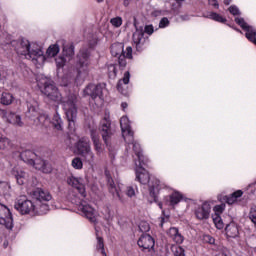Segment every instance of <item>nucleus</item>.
Instances as JSON below:
<instances>
[{
    "label": "nucleus",
    "mask_w": 256,
    "mask_h": 256,
    "mask_svg": "<svg viewBox=\"0 0 256 256\" xmlns=\"http://www.w3.org/2000/svg\"><path fill=\"white\" fill-rule=\"evenodd\" d=\"M67 183L71 187H74V189H77V191H78L79 195H81V197H83V198L87 197V191L85 190V182H84L83 178H77L75 176H70L67 179Z\"/></svg>",
    "instance_id": "nucleus-20"
},
{
    "label": "nucleus",
    "mask_w": 256,
    "mask_h": 256,
    "mask_svg": "<svg viewBox=\"0 0 256 256\" xmlns=\"http://www.w3.org/2000/svg\"><path fill=\"white\" fill-rule=\"evenodd\" d=\"M112 57H117L120 67L127 66V59H133V48L131 46L126 47L123 43H114L111 46Z\"/></svg>",
    "instance_id": "nucleus-9"
},
{
    "label": "nucleus",
    "mask_w": 256,
    "mask_h": 256,
    "mask_svg": "<svg viewBox=\"0 0 256 256\" xmlns=\"http://www.w3.org/2000/svg\"><path fill=\"white\" fill-rule=\"evenodd\" d=\"M28 116L29 117H37L39 115V103L35 100L28 102Z\"/></svg>",
    "instance_id": "nucleus-30"
},
{
    "label": "nucleus",
    "mask_w": 256,
    "mask_h": 256,
    "mask_svg": "<svg viewBox=\"0 0 256 256\" xmlns=\"http://www.w3.org/2000/svg\"><path fill=\"white\" fill-rule=\"evenodd\" d=\"M14 209L19 211L21 215H39L37 213V205L27 199V196H19L16 198L14 202Z\"/></svg>",
    "instance_id": "nucleus-11"
},
{
    "label": "nucleus",
    "mask_w": 256,
    "mask_h": 256,
    "mask_svg": "<svg viewBox=\"0 0 256 256\" xmlns=\"http://www.w3.org/2000/svg\"><path fill=\"white\" fill-rule=\"evenodd\" d=\"M177 3H183L185 0H175Z\"/></svg>",
    "instance_id": "nucleus-62"
},
{
    "label": "nucleus",
    "mask_w": 256,
    "mask_h": 256,
    "mask_svg": "<svg viewBox=\"0 0 256 256\" xmlns=\"http://www.w3.org/2000/svg\"><path fill=\"white\" fill-rule=\"evenodd\" d=\"M182 21H189V15L181 16Z\"/></svg>",
    "instance_id": "nucleus-57"
},
{
    "label": "nucleus",
    "mask_w": 256,
    "mask_h": 256,
    "mask_svg": "<svg viewBox=\"0 0 256 256\" xmlns=\"http://www.w3.org/2000/svg\"><path fill=\"white\" fill-rule=\"evenodd\" d=\"M213 211H214V214H212V215L221 216L223 211H225V204H220V205L214 206Z\"/></svg>",
    "instance_id": "nucleus-47"
},
{
    "label": "nucleus",
    "mask_w": 256,
    "mask_h": 256,
    "mask_svg": "<svg viewBox=\"0 0 256 256\" xmlns=\"http://www.w3.org/2000/svg\"><path fill=\"white\" fill-rule=\"evenodd\" d=\"M52 125L54 129H56L57 131H63V120L57 112L54 114L52 118Z\"/></svg>",
    "instance_id": "nucleus-32"
},
{
    "label": "nucleus",
    "mask_w": 256,
    "mask_h": 256,
    "mask_svg": "<svg viewBox=\"0 0 256 256\" xmlns=\"http://www.w3.org/2000/svg\"><path fill=\"white\" fill-rule=\"evenodd\" d=\"M194 215L199 221H205L211 216V204L204 202L194 210Z\"/></svg>",
    "instance_id": "nucleus-21"
},
{
    "label": "nucleus",
    "mask_w": 256,
    "mask_h": 256,
    "mask_svg": "<svg viewBox=\"0 0 256 256\" xmlns=\"http://www.w3.org/2000/svg\"><path fill=\"white\" fill-rule=\"evenodd\" d=\"M11 193V185L7 182H0V195L7 197Z\"/></svg>",
    "instance_id": "nucleus-35"
},
{
    "label": "nucleus",
    "mask_w": 256,
    "mask_h": 256,
    "mask_svg": "<svg viewBox=\"0 0 256 256\" xmlns=\"http://www.w3.org/2000/svg\"><path fill=\"white\" fill-rule=\"evenodd\" d=\"M107 181H108V190L109 193L114 197V199H118L121 203H125V198L121 196V186L119 184H115L113 178L106 174Z\"/></svg>",
    "instance_id": "nucleus-22"
},
{
    "label": "nucleus",
    "mask_w": 256,
    "mask_h": 256,
    "mask_svg": "<svg viewBox=\"0 0 256 256\" xmlns=\"http://www.w3.org/2000/svg\"><path fill=\"white\" fill-rule=\"evenodd\" d=\"M242 196H243V191L237 190L231 196H225V201L226 203H228V205H233L237 203V199H239V197H242Z\"/></svg>",
    "instance_id": "nucleus-33"
},
{
    "label": "nucleus",
    "mask_w": 256,
    "mask_h": 256,
    "mask_svg": "<svg viewBox=\"0 0 256 256\" xmlns=\"http://www.w3.org/2000/svg\"><path fill=\"white\" fill-rule=\"evenodd\" d=\"M160 29H165V27H169V19L167 17H164L160 20L159 23Z\"/></svg>",
    "instance_id": "nucleus-53"
},
{
    "label": "nucleus",
    "mask_w": 256,
    "mask_h": 256,
    "mask_svg": "<svg viewBox=\"0 0 256 256\" xmlns=\"http://www.w3.org/2000/svg\"><path fill=\"white\" fill-rule=\"evenodd\" d=\"M62 109L68 121L70 131H75V121L77 120V93H71L62 101Z\"/></svg>",
    "instance_id": "nucleus-5"
},
{
    "label": "nucleus",
    "mask_w": 256,
    "mask_h": 256,
    "mask_svg": "<svg viewBox=\"0 0 256 256\" xmlns=\"http://www.w3.org/2000/svg\"><path fill=\"white\" fill-rule=\"evenodd\" d=\"M12 175L15 177L18 185H25L29 179V174L19 168H14L12 170Z\"/></svg>",
    "instance_id": "nucleus-25"
},
{
    "label": "nucleus",
    "mask_w": 256,
    "mask_h": 256,
    "mask_svg": "<svg viewBox=\"0 0 256 256\" xmlns=\"http://www.w3.org/2000/svg\"><path fill=\"white\" fill-rule=\"evenodd\" d=\"M77 154L82 157L84 163H88V165H93L95 163V153L91 149V141L87 137L80 138L76 144Z\"/></svg>",
    "instance_id": "nucleus-8"
},
{
    "label": "nucleus",
    "mask_w": 256,
    "mask_h": 256,
    "mask_svg": "<svg viewBox=\"0 0 256 256\" xmlns=\"http://www.w3.org/2000/svg\"><path fill=\"white\" fill-rule=\"evenodd\" d=\"M32 199H35V205L37 207L38 215H47L49 213V201L53 199L51 193L47 190H43V188H36L32 192Z\"/></svg>",
    "instance_id": "nucleus-7"
},
{
    "label": "nucleus",
    "mask_w": 256,
    "mask_h": 256,
    "mask_svg": "<svg viewBox=\"0 0 256 256\" xmlns=\"http://www.w3.org/2000/svg\"><path fill=\"white\" fill-rule=\"evenodd\" d=\"M172 251L175 256H185V249L181 246H173Z\"/></svg>",
    "instance_id": "nucleus-45"
},
{
    "label": "nucleus",
    "mask_w": 256,
    "mask_h": 256,
    "mask_svg": "<svg viewBox=\"0 0 256 256\" xmlns=\"http://www.w3.org/2000/svg\"><path fill=\"white\" fill-rule=\"evenodd\" d=\"M94 45H97V40H92V42L90 43V47H93Z\"/></svg>",
    "instance_id": "nucleus-58"
},
{
    "label": "nucleus",
    "mask_w": 256,
    "mask_h": 256,
    "mask_svg": "<svg viewBox=\"0 0 256 256\" xmlns=\"http://www.w3.org/2000/svg\"><path fill=\"white\" fill-rule=\"evenodd\" d=\"M145 33L147 35H153L155 33V28L153 25H146L143 30L137 29L133 34V43L137 49V51H143V47H145V43H147V39H145Z\"/></svg>",
    "instance_id": "nucleus-13"
},
{
    "label": "nucleus",
    "mask_w": 256,
    "mask_h": 256,
    "mask_svg": "<svg viewBox=\"0 0 256 256\" xmlns=\"http://www.w3.org/2000/svg\"><path fill=\"white\" fill-rule=\"evenodd\" d=\"M167 235L170 237V239H172V241H174V243H177L178 245H181V243H183L185 240L183 235L179 233V229L175 227L170 228L167 232Z\"/></svg>",
    "instance_id": "nucleus-27"
},
{
    "label": "nucleus",
    "mask_w": 256,
    "mask_h": 256,
    "mask_svg": "<svg viewBox=\"0 0 256 256\" xmlns=\"http://www.w3.org/2000/svg\"><path fill=\"white\" fill-rule=\"evenodd\" d=\"M224 5H231V0H224Z\"/></svg>",
    "instance_id": "nucleus-60"
},
{
    "label": "nucleus",
    "mask_w": 256,
    "mask_h": 256,
    "mask_svg": "<svg viewBox=\"0 0 256 256\" xmlns=\"http://www.w3.org/2000/svg\"><path fill=\"white\" fill-rule=\"evenodd\" d=\"M73 169H83V160L79 157H75L71 163Z\"/></svg>",
    "instance_id": "nucleus-40"
},
{
    "label": "nucleus",
    "mask_w": 256,
    "mask_h": 256,
    "mask_svg": "<svg viewBox=\"0 0 256 256\" xmlns=\"http://www.w3.org/2000/svg\"><path fill=\"white\" fill-rule=\"evenodd\" d=\"M97 3H103V0H95Z\"/></svg>",
    "instance_id": "nucleus-63"
},
{
    "label": "nucleus",
    "mask_w": 256,
    "mask_h": 256,
    "mask_svg": "<svg viewBox=\"0 0 256 256\" xmlns=\"http://www.w3.org/2000/svg\"><path fill=\"white\" fill-rule=\"evenodd\" d=\"M203 241L205 243H209L210 245H215V238H213V236H211V235H204Z\"/></svg>",
    "instance_id": "nucleus-52"
},
{
    "label": "nucleus",
    "mask_w": 256,
    "mask_h": 256,
    "mask_svg": "<svg viewBox=\"0 0 256 256\" xmlns=\"http://www.w3.org/2000/svg\"><path fill=\"white\" fill-rule=\"evenodd\" d=\"M225 233L226 237H230L231 239H236V237H239V225L235 222H230L225 227Z\"/></svg>",
    "instance_id": "nucleus-26"
},
{
    "label": "nucleus",
    "mask_w": 256,
    "mask_h": 256,
    "mask_svg": "<svg viewBox=\"0 0 256 256\" xmlns=\"http://www.w3.org/2000/svg\"><path fill=\"white\" fill-rule=\"evenodd\" d=\"M120 126L122 130V137L124 141L128 145H133V150L135 151V144L139 145V143L135 142V138L133 137L134 133L131 131V122L127 116H122L120 119Z\"/></svg>",
    "instance_id": "nucleus-14"
},
{
    "label": "nucleus",
    "mask_w": 256,
    "mask_h": 256,
    "mask_svg": "<svg viewBox=\"0 0 256 256\" xmlns=\"http://www.w3.org/2000/svg\"><path fill=\"white\" fill-rule=\"evenodd\" d=\"M55 61H56V67L58 69L65 67V63H67V60L63 56H59L58 58L55 59Z\"/></svg>",
    "instance_id": "nucleus-48"
},
{
    "label": "nucleus",
    "mask_w": 256,
    "mask_h": 256,
    "mask_svg": "<svg viewBox=\"0 0 256 256\" xmlns=\"http://www.w3.org/2000/svg\"><path fill=\"white\" fill-rule=\"evenodd\" d=\"M163 223H165V218H160V227H163Z\"/></svg>",
    "instance_id": "nucleus-59"
},
{
    "label": "nucleus",
    "mask_w": 256,
    "mask_h": 256,
    "mask_svg": "<svg viewBox=\"0 0 256 256\" xmlns=\"http://www.w3.org/2000/svg\"><path fill=\"white\" fill-rule=\"evenodd\" d=\"M91 66V52L82 49L76 57V83H83L86 77H89V67Z\"/></svg>",
    "instance_id": "nucleus-3"
},
{
    "label": "nucleus",
    "mask_w": 256,
    "mask_h": 256,
    "mask_svg": "<svg viewBox=\"0 0 256 256\" xmlns=\"http://www.w3.org/2000/svg\"><path fill=\"white\" fill-rule=\"evenodd\" d=\"M228 11L231 13V15H241V12L239 11V8L235 5H232L228 8Z\"/></svg>",
    "instance_id": "nucleus-51"
},
{
    "label": "nucleus",
    "mask_w": 256,
    "mask_h": 256,
    "mask_svg": "<svg viewBox=\"0 0 256 256\" xmlns=\"http://www.w3.org/2000/svg\"><path fill=\"white\" fill-rule=\"evenodd\" d=\"M20 157L24 163L32 165L38 171H42V173H51V171H53V167H51L49 162L39 158L37 154L31 150H25L21 152Z\"/></svg>",
    "instance_id": "nucleus-6"
},
{
    "label": "nucleus",
    "mask_w": 256,
    "mask_h": 256,
    "mask_svg": "<svg viewBox=\"0 0 256 256\" xmlns=\"http://www.w3.org/2000/svg\"><path fill=\"white\" fill-rule=\"evenodd\" d=\"M134 153L138 159L135 160V180L140 182L141 185H147L148 183L150 195L156 197L160 189H165V184L158 178L151 177L143 167V165H147V160H145V156L141 152V145L134 144Z\"/></svg>",
    "instance_id": "nucleus-1"
},
{
    "label": "nucleus",
    "mask_w": 256,
    "mask_h": 256,
    "mask_svg": "<svg viewBox=\"0 0 256 256\" xmlns=\"http://www.w3.org/2000/svg\"><path fill=\"white\" fill-rule=\"evenodd\" d=\"M96 231V249L97 251H101L102 256H107V253L105 252V242L103 241V237L99 235V229L95 228Z\"/></svg>",
    "instance_id": "nucleus-31"
},
{
    "label": "nucleus",
    "mask_w": 256,
    "mask_h": 256,
    "mask_svg": "<svg viewBox=\"0 0 256 256\" xmlns=\"http://www.w3.org/2000/svg\"><path fill=\"white\" fill-rule=\"evenodd\" d=\"M60 51L59 45L54 44L49 46V48L46 51V55L47 57H55L56 55H58Z\"/></svg>",
    "instance_id": "nucleus-37"
},
{
    "label": "nucleus",
    "mask_w": 256,
    "mask_h": 256,
    "mask_svg": "<svg viewBox=\"0 0 256 256\" xmlns=\"http://www.w3.org/2000/svg\"><path fill=\"white\" fill-rule=\"evenodd\" d=\"M235 22L237 23V25H239L241 27V29H243V31H246L245 35H246V38L248 39V41H250L251 43L256 45V30H255V28L253 26H249V24H247V22H245V19H243V18L236 17Z\"/></svg>",
    "instance_id": "nucleus-18"
},
{
    "label": "nucleus",
    "mask_w": 256,
    "mask_h": 256,
    "mask_svg": "<svg viewBox=\"0 0 256 256\" xmlns=\"http://www.w3.org/2000/svg\"><path fill=\"white\" fill-rule=\"evenodd\" d=\"M212 220L216 229H223V227H225V223H223L221 216L212 215Z\"/></svg>",
    "instance_id": "nucleus-38"
},
{
    "label": "nucleus",
    "mask_w": 256,
    "mask_h": 256,
    "mask_svg": "<svg viewBox=\"0 0 256 256\" xmlns=\"http://www.w3.org/2000/svg\"><path fill=\"white\" fill-rule=\"evenodd\" d=\"M37 86L40 89L41 93H43V95H46L48 99H50L51 101H55V103H61V105H63V101H65V99L67 98V96L64 98L61 96V93L59 92L57 86H55L53 81H51V79L47 77L41 76L40 78H38Z\"/></svg>",
    "instance_id": "nucleus-4"
},
{
    "label": "nucleus",
    "mask_w": 256,
    "mask_h": 256,
    "mask_svg": "<svg viewBox=\"0 0 256 256\" xmlns=\"http://www.w3.org/2000/svg\"><path fill=\"white\" fill-rule=\"evenodd\" d=\"M238 33H241V30H239V29H235Z\"/></svg>",
    "instance_id": "nucleus-64"
},
{
    "label": "nucleus",
    "mask_w": 256,
    "mask_h": 256,
    "mask_svg": "<svg viewBox=\"0 0 256 256\" xmlns=\"http://www.w3.org/2000/svg\"><path fill=\"white\" fill-rule=\"evenodd\" d=\"M249 219L253 223V225L256 229V206L250 208Z\"/></svg>",
    "instance_id": "nucleus-46"
},
{
    "label": "nucleus",
    "mask_w": 256,
    "mask_h": 256,
    "mask_svg": "<svg viewBox=\"0 0 256 256\" xmlns=\"http://www.w3.org/2000/svg\"><path fill=\"white\" fill-rule=\"evenodd\" d=\"M206 17L207 19H212L213 21H217L218 23L227 22V19L223 18V16L215 12H210Z\"/></svg>",
    "instance_id": "nucleus-36"
},
{
    "label": "nucleus",
    "mask_w": 256,
    "mask_h": 256,
    "mask_svg": "<svg viewBox=\"0 0 256 256\" xmlns=\"http://www.w3.org/2000/svg\"><path fill=\"white\" fill-rule=\"evenodd\" d=\"M63 55H65V57H73V55H75V48L73 46H65L63 48Z\"/></svg>",
    "instance_id": "nucleus-39"
},
{
    "label": "nucleus",
    "mask_w": 256,
    "mask_h": 256,
    "mask_svg": "<svg viewBox=\"0 0 256 256\" xmlns=\"http://www.w3.org/2000/svg\"><path fill=\"white\" fill-rule=\"evenodd\" d=\"M208 3L212 7H215L216 9H219V2H217V0H208Z\"/></svg>",
    "instance_id": "nucleus-54"
},
{
    "label": "nucleus",
    "mask_w": 256,
    "mask_h": 256,
    "mask_svg": "<svg viewBox=\"0 0 256 256\" xmlns=\"http://www.w3.org/2000/svg\"><path fill=\"white\" fill-rule=\"evenodd\" d=\"M152 15H153V17H159V16H161V10H154V11L152 12Z\"/></svg>",
    "instance_id": "nucleus-55"
},
{
    "label": "nucleus",
    "mask_w": 256,
    "mask_h": 256,
    "mask_svg": "<svg viewBox=\"0 0 256 256\" xmlns=\"http://www.w3.org/2000/svg\"><path fill=\"white\" fill-rule=\"evenodd\" d=\"M91 139L94 145V149L96 151V155H103V145L101 144V140H99V133L97 130H91Z\"/></svg>",
    "instance_id": "nucleus-24"
},
{
    "label": "nucleus",
    "mask_w": 256,
    "mask_h": 256,
    "mask_svg": "<svg viewBox=\"0 0 256 256\" xmlns=\"http://www.w3.org/2000/svg\"><path fill=\"white\" fill-rule=\"evenodd\" d=\"M110 23L113 27L119 28L121 25H123V18L121 17H114L110 20Z\"/></svg>",
    "instance_id": "nucleus-44"
},
{
    "label": "nucleus",
    "mask_w": 256,
    "mask_h": 256,
    "mask_svg": "<svg viewBox=\"0 0 256 256\" xmlns=\"http://www.w3.org/2000/svg\"><path fill=\"white\" fill-rule=\"evenodd\" d=\"M100 133L106 147H108L109 151H111L113 128H111V116L107 112L104 114L103 119L100 121Z\"/></svg>",
    "instance_id": "nucleus-12"
},
{
    "label": "nucleus",
    "mask_w": 256,
    "mask_h": 256,
    "mask_svg": "<svg viewBox=\"0 0 256 256\" xmlns=\"http://www.w3.org/2000/svg\"><path fill=\"white\" fill-rule=\"evenodd\" d=\"M181 201H183V194H181V192L179 191H174L168 196H166V203L170 207H175V205H179Z\"/></svg>",
    "instance_id": "nucleus-23"
},
{
    "label": "nucleus",
    "mask_w": 256,
    "mask_h": 256,
    "mask_svg": "<svg viewBox=\"0 0 256 256\" xmlns=\"http://www.w3.org/2000/svg\"><path fill=\"white\" fill-rule=\"evenodd\" d=\"M103 93H105V86L98 84H89L85 89H84V95H88L91 97V99H99L101 103H103Z\"/></svg>",
    "instance_id": "nucleus-16"
},
{
    "label": "nucleus",
    "mask_w": 256,
    "mask_h": 256,
    "mask_svg": "<svg viewBox=\"0 0 256 256\" xmlns=\"http://www.w3.org/2000/svg\"><path fill=\"white\" fill-rule=\"evenodd\" d=\"M125 193L127 195V197H135L136 193H137V186H127Z\"/></svg>",
    "instance_id": "nucleus-43"
},
{
    "label": "nucleus",
    "mask_w": 256,
    "mask_h": 256,
    "mask_svg": "<svg viewBox=\"0 0 256 256\" xmlns=\"http://www.w3.org/2000/svg\"><path fill=\"white\" fill-rule=\"evenodd\" d=\"M108 75L112 79L117 77V65L115 64L108 65Z\"/></svg>",
    "instance_id": "nucleus-42"
},
{
    "label": "nucleus",
    "mask_w": 256,
    "mask_h": 256,
    "mask_svg": "<svg viewBox=\"0 0 256 256\" xmlns=\"http://www.w3.org/2000/svg\"><path fill=\"white\" fill-rule=\"evenodd\" d=\"M121 107H122L123 111H125V109H127V107H128L127 102H123L121 104Z\"/></svg>",
    "instance_id": "nucleus-56"
},
{
    "label": "nucleus",
    "mask_w": 256,
    "mask_h": 256,
    "mask_svg": "<svg viewBox=\"0 0 256 256\" xmlns=\"http://www.w3.org/2000/svg\"><path fill=\"white\" fill-rule=\"evenodd\" d=\"M130 79L131 74L129 73V71H127L124 73L123 79L119 80L117 84V90L119 91V93H122V95H125L126 85H129Z\"/></svg>",
    "instance_id": "nucleus-28"
},
{
    "label": "nucleus",
    "mask_w": 256,
    "mask_h": 256,
    "mask_svg": "<svg viewBox=\"0 0 256 256\" xmlns=\"http://www.w3.org/2000/svg\"><path fill=\"white\" fill-rule=\"evenodd\" d=\"M11 45L16 51L17 55L25 57V59H28L29 61H32L38 65L45 63L43 48L38 43L29 42V40L22 38L13 40Z\"/></svg>",
    "instance_id": "nucleus-2"
},
{
    "label": "nucleus",
    "mask_w": 256,
    "mask_h": 256,
    "mask_svg": "<svg viewBox=\"0 0 256 256\" xmlns=\"http://www.w3.org/2000/svg\"><path fill=\"white\" fill-rule=\"evenodd\" d=\"M0 117L6 123H10V125H14V127H23L24 123L21 119V115L11 112L5 109L0 108Z\"/></svg>",
    "instance_id": "nucleus-15"
},
{
    "label": "nucleus",
    "mask_w": 256,
    "mask_h": 256,
    "mask_svg": "<svg viewBox=\"0 0 256 256\" xmlns=\"http://www.w3.org/2000/svg\"><path fill=\"white\" fill-rule=\"evenodd\" d=\"M49 122H50L49 115L42 113V114H39V116L37 117L36 125L47 127V125H49Z\"/></svg>",
    "instance_id": "nucleus-34"
},
{
    "label": "nucleus",
    "mask_w": 256,
    "mask_h": 256,
    "mask_svg": "<svg viewBox=\"0 0 256 256\" xmlns=\"http://www.w3.org/2000/svg\"><path fill=\"white\" fill-rule=\"evenodd\" d=\"M139 229L142 233H147V231H149L150 227H149V223L147 222H141L139 225Z\"/></svg>",
    "instance_id": "nucleus-50"
},
{
    "label": "nucleus",
    "mask_w": 256,
    "mask_h": 256,
    "mask_svg": "<svg viewBox=\"0 0 256 256\" xmlns=\"http://www.w3.org/2000/svg\"><path fill=\"white\" fill-rule=\"evenodd\" d=\"M229 250L225 246L218 247V253L215 256H227Z\"/></svg>",
    "instance_id": "nucleus-49"
},
{
    "label": "nucleus",
    "mask_w": 256,
    "mask_h": 256,
    "mask_svg": "<svg viewBox=\"0 0 256 256\" xmlns=\"http://www.w3.org/2000/svg\"><path fill=\"white\" fill-rule=\"evenodd\" d=\"M0 225L6 227L9 231L13 229V214H11V210L0 204Z\"/></svg>",
    "instance_id": "nucleus-17"
},
{
    "label": "nucleus",
    "mask_w": 256,
    "mask_h": 256,
    "mask_svg": "<svg viewBox=\"0 0 256 256\" xmlns=\"http://www.w3.org/2000/svg\"><path fill=\"white\" fill-rule=\"evenodd\" d=\"M11 147V141L8 138L0 136V149H9Z\"/></svg>",
    "instance_id": "nucleus-41"
},
{
    "label": "nucleus",
    "mask_w": 256,
    "mask_h": 256,
    "mask_svg": "<svg viewBox=\"0 0 256 256\" xmlns=\"http://www.w3.org/2000/svg\"><path fill=\"white\" fill-rule=\"evenodd\" d=\"M138 246L142 251L155 253V239L149 234H143L138 240Z\"/></svg>",
    "instance_id": "nucleus-19"
},
{
    "label": "nucleus",
    "mask_w": 256,
    "mask_h": 256,
    "mask_svg": "<svg viewBox=\"0 0 256 256\" xmlns=\"http://www.w3.org/2000/svg\"><path fill=\"white\" fill-rule=\"evenodd\" d=\"M71 203H73V205H77L78 211H81L83 217H86L90 223H97V217H99V214L95 208L77 196L71 198Z\"/></svg>",
    "instance_id": "nucleus-10"
},
{
    "label": "nucleus",
    "mask_w": 256,
    "mask_h": 256,
    "mask_svg": "<svg viewBox=\"0 0 256 256\" xmlns=\"http://www.w3.org/2000/svg\"><path fill=\"white\" fill-rule=\"evenodd\" d=\"M125 7H129V0H124Z\"/></svg>",
    "instance_id": "nucleus-61"
},
{
    "label": "nucleus",
    "mask_w": 256,
    "mask_h": 256,
    "mask_svg": "<svg viewBox=\"0 0 256 256\" xmlns=\"http://www.w3.org/2000/svg\"><path fill=\"white\" fill-rule=\"evenodd\" d=\"M13 101H15V96L11 92H2L0 95V105H4L8 107L9 105H13Z\"/></svg>",
    "instance_id": "nucleus-29"
}]
</instances>
